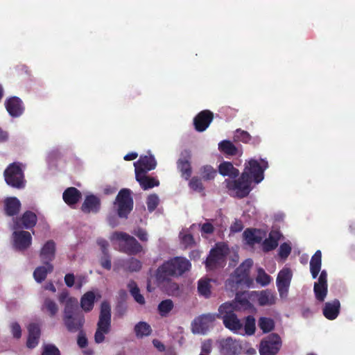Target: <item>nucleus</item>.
<instances>
[{"label":"nucleus","instance_id":"nucleus-51","mask_svg":"<svg viewBox=\"0 0 355 355\" xmlns=\"http://www.w3.org/2000/svg\"><path fill=\"white\" fill-rule=\"evenodd\" d=\"M278 246V243L272 237L266 239L262 243V248L265 252L275 250Z\"/></svg>","mask_w":355,"mask_h":355},{"label":"nucleus","instance_id":"nucleus-35","mask_svg":"<svg viewBox=\"0 0 355 355\" xmlns=\"http://www.w3.org/2000/svg\"><path fill=\"white\" fill-rule=\"evenodd\" d=\"M95 295L92 291L85 293L80 299V306L85 312L91 311L94 305Z\"/></svg>","mask_w":355,"mask_h":355},{"label":"nucleus","instance_id":"nucleus-13","mask_svg":"<svg viewBox=\"0 0 355 355\" xmlns=\"http://www.w3.org/2000/svg\"><path fill=\"white\" fill-rule=\"evenodd\" d=\"M292 276V272L288 268H284L279 272L276 284L281 298L287 297Z\"/></svg>","mask_w":355,"mask_h":355},{"label":"nucleus","instance_id":"nucleus-43","mask_svg":"<svg viewBox=\"0 0 355 355\" xmlns=\"http://www.w3.org/2000/svg\"><path fill=\"white\" fill-rule=\"evenodd\" d=\"M198 291L200 295L205 298L211 296V285L209 279H200L198 284Z\"/></svg>","mask_w":355,"mask_h":355},{"label":"nucleus","instance_id":"nucleus-55","mask_svg":"<svg viewBox=\"0 0 355 355\" xmlns=\"http://www.w3.org/2000/svg\"><path fill=\"white\" fill-rule=\"evenodd\" d=\"M100 263L101 266L107 270H110L112 268V263H111V257L108 253L103 254V256L100 259Z\"/></svg>","mask_w":355,"mask_h":355},{"label":"nucleus","instance_id":"nucleus-46","mask_svg":"<svg viewBox=\"0 0 355 355\" xmlns=\"http://www.w3.org/2000/svg\"><path fill=\"white\" fill-rule=\"evenodd\" d=\"M243 327H244L245 332L247 335H253L256 330L255 318L254 316L248 315L245 317Z\"/></svg>","mask_w":355,"mask_h":355},{"label":"nucleus","instance_id":"nucleus-49","mask_svg":"<svg viewBox=\"0 0 355 355\" xmlns=\"http://www.w3.org/2000/svg\"><path fill=\"white\" fill-rule=\"evenodd\" d=\"M256 281L263 286L268 285L271 282V277L263 268H259Z\"/></svg>","mask_w":355,"mask_h":355},{"label":"nucleus","instance_id":"nucleus-1","mask_svg":"<svg viewBox=\"0 0 355 355\" xmlns=\"http://www.w3.org/2000/svg\"><path fill=\"white\" fill-rule=\"evenodd\" d=\"M191 263L184 257H175L163 262L154 273L156 284L159 286L168 283L173 277L182 276L191 269Z\"/></svg>","mask_w":355,"mask_h":355},{"label":"nucleus","instance_id":"nucleus-36","mask_svg":"<svg viewBox=\"0 0 355 355\" xmlns=\"http://www.w3.org/2000/svg\"><path fill=\"white\" fill-rule=\"evenodd\" d=\"M152 328L149 324L146 322H139L134 327V331L137 338L147 337L152 334Z\"/></svg>","mask_w":355,"mask_h":355},{"label":"nucleus","instance_id":"nucleus-9","mask_svg":"<svg viewBox=\"0 0 355 355\" xmlns=\"http://www.w3.org/2000/svg\"><path fill=\"white\" fill-rule=\"evenodd\" d=\"M114 205L116 207L119 217L127 218L134 205L130 189H121L116 197Z\"/></svg>","mask_w":355,"mask_h":355},{"label":"nucleus","instance_id":"nucleus-24","mask_svg":"<svg viewBox=\"0 0 355 355\" xmlns=\"http://www.w3.org/2000/svg\"><path fill=\"white\" fill-rule=\"evenodd\" d=\"M340 309V301L337 299H335L334 300L331 302H327L324 304L322 313L327 319L333 320H335L339 315Z\"/></svg>","mask_w":355,"mask_h":355},{"label":"nucleus","instance_id":"nucleus-8","mask_svg":"<svg viewBox=\"0 0 355 355\" xmlns=\"http://www.w3.org/2000/svg\"><path fill=\"white\" fill-rule=\"evenodd\" d=\"M3 175L8 185L18 189L24 188L26 180L20 163L10 164L5 169Z\"/></svg>","mask_w":355,"mask_h":355},{"label":"nucleus","instance_id":"nucleus-57","mask_svg":"<svg viewBox=\"0 0 355 355\" xmlns=\"http://www.w3.org/2000/svg\"><path fill=\"white\" fill-rule=\"evenodd\" d=\"M291 252V247L289 244L286 243H282L279 250V255L283 258L286 259L288 257Z\"/></svg>","mask_w":355,"mask_h":355},{"label":"nucleus","instance_id":"nucleus-11","mask_svg":"<svg viewBox=\"0 0 355 355\" xmlns=\"http://www.w3.org/2000/svg\"><path fill=\"white\" fill-rule=\"evenodd\" d=\"M252 182L250 175L246 173H242L239 179L228 181L227 187L230 190H235L236 196L239 198H243L248 196L250 193Z\"/></svg>","mask_w":355,"mask_h":355},{"label":"nucleus","instance_id":"nucleus-2","mask_svg":"<svg viewBox=\"0 0 355 355\" xmlns=\"http://www.w3.org/2000/svg\"><path fill=\"white\" fill-rule=\"evenodd\" d=\"M63 322L70 333L83 330L85 319L83 312L79 310L77 299H69L64 305Z\"/></svg>","mask_w":355,"mask_h":355},{"label":"nucleus","instance_id":"nucleus-48","mask_svg":"<svg viewBox=\"0 0 355 355\" xmlns=\"http://www.w3.org/2000/svg\"><path fill=\"white\" fill-rule=\"evenodd\" d=\"M252 139L250 135L245 130L240 128L236 129L234 135V141H241L243 143H249Z\"/></svg>","mask_w":355,"mask_h":355},{"label":"nucleus","instance_id":"nucleus-26","mask_svg":"<svg viewBox=\"0 0 355 355\" xmlns=\"http://www.w3.org/2000/svg\"><path fill=\"white\" fill-rule=\"evenodd\" d=\"M28 338L26 341V346L28 348H35L39 343L41 335L40 326L36 323H31L28 326Z\"/></svg>","mask_w":355,"mask_h":355},{"label":"nucleus","instance_id":"nucleus-3","mask_svg":"<svg viewBox=\"0 0 355 355\" xmlns=\"http://www.w3.org/2000/svg\"><path fill=\"white\" fill-rule=\"evenodd\" d=\"M252 266V259H246L227 279L225 286L232 291L251 287L253 285V279L250 277Z\"/></svg>","mask_w":355,"mask_h":355},{"label":"nucleus","instance_id":"nucleus-7","mask_svg":"<svg viewBox=\"0 0 355 355\" xmlns=\"http://www.w3.org/2000/svg\"><path fill=\"white\" fill-rule=\"evenodd\" d=\"M111 239L119 242V251L128 255H136L143 251L142 245L137 239L123 232H115Z\"/></svg>","mask_w":355,"mask_h":355},{"label":"nucleus","instance_id":"nucleus-18","mask_svg":"<svg viewBox=\"0 0 355 355\" xmlns=\"http://www.w3.org/2000/svg\"><path fill=\"white\" fill-rule=\"evenodd\" d=\"M216 315L207 313L200 315L194 320L192 323L193 331L194 333L205 334L208 329L209 324L216 319Z\"/></svg>","mask_w":355,"mask_h":355},{"label":"nucleus","instance_id":"nucleus-15","mask_svg":"<svg viewBox=\"0 0 355 355\" xmlns=\"http://www.w3.org/2000/svg\"><path fill=\"white\" fill-rule=\"evenodd\" d=\"M4 105L6 111L12 118L19 117L23 114L25 110L22 100L15 96L6 99Z\"/></svg>","mask_w":355,"mask_h":355},{"label":"nucleus","instance_id":"nucleus-23","mask_svg":"<svg viewBox=\"0 0 355 355\" xmlns=\"http://www.w3.org/2000/svg\"><path fill=\"white\" fill-rule=\"evenodd\" d=\"M55 243L53 240L47 241L40 252V257L43 263H51L55 257Z\"/></svg>","mask_w":355,"mask_h":355},{"label":"nucleus","instance_id":"nucleus-53","mask_svg":"<svg viewBox=\"0 0 355 355\" xmlns=\"http://www.w3.org/2000/svg\"><path fill=\"white\" fill-rule=\"evenodd\" d=\"M181 242L185 248L193 247L196 244L194 238L192 234H187L181 237Z\"/></svg>","mask_w":355,"mask_h":355},{"label":"nucleus","instance_id":"nucleus-54","mask_svg":"<svg viewBox=\"0 0 355 355\" xmlns=\"http://www.w3.org/2000/svg\"><path fill=\"white\" fill-rule=\"evenodd\" d=\"M10 327L13 338L19 339L21 337V329L19 324L17 322H13L10 324Z\"/></svg>","mask_w":355,"mask_h":355},{"label":"nucleus","instance_id":"nucleus-14","mask_svg":"<svg viewBox=\"0 0 355 355\" xmlns=\"http://www.w3.org/2000/svg\"><path fill=\"white\" fill-rule=\"evenodd\" d=\"M12 237L13 248L17 251H25L32 245V236L29 232L14 231Z\"/></svg>","mask_w":355,"mask_h":355},{"label":"nucleus","instance_id":"nucleus-6","mask_svg":"<svg viewBox=\"0 0 355 355\" xmlns=\"http://www.w3.org/2000/svg\"><path fill=\"white\" fill-rule=\"evenodd\" d=\"M111 329V306L107 301L101 304V310L97 329L94 334V340L99 344L105 340V335L109 334Z\"/></svg>","mask_w":355,"mask_h":355},{"label":"nucleus","instance_id":"nucleus-31","mask_svg":"<svg viewBox=\"0 0 355 355\" xmlns=\"http://www.w3.org/2000/svg\"><path fill=\"white\" fill-rule=\"evenodd\" d=\"M246 243L250 245L260 243L262 241L261 232L257 229H246L243 234Z\"/></svg>","mask_w":355,"mask_h":355},{"label":"nucleus","instance_id":"nucleus-39","mask_svg":"<svg viewBox=\"0 0 355 355\" xmlns=\"http://www.w3.org/2000/svg\"><path fill=\"white\" fill-rule=\"evenodd\" d=\"M128 288L131 295L137 303L141 305L145 304L144 297L140 293L139 288L134 280H130L128 284Z\"/></svg>","mask_w":355,"mask_h":355},{"label":"nucleus","instance_id":"nucleus-32","mask_svg":"<svg viewBox=\"0 0 355 355\" xmlns=\"http://www.w3.org/2000/svg\"><path fill=\"white\" fill-rule=\"evenodd\" d=\"M322 253L320 250H317L312 256L310 261V271L313 279H315L321 269Z\"/></svg>","mask_w":355,"mask_h":355},{"label":"nucleus","instance_id":"nucleus-33","mask_svg":"<svg viewBox=\"0 0 355 355\" xmlns=\"http://www.w3.org/2000/svg\"><path fill=\"white\" fill-rule=\"evenodd\" d=\"M121 266L125 271L135 272L140 271L142 268V263L135 257H130L123 260Z\"/></svg>","mask_w":355,"mask_h":355},{"label":"nucleus","instance_id":"nucleus-22","mask_svg":"<svg viewBox=\"0 0 355 355\" xmlns=\"http://www.w3.org/2000/svg\"><path fill=\"white\" fill-rule=\"evenodd\" d=\"M183 157L180 158L177 162V166L185 180H189L192 173L191 166L190 163L191 155L189 151L184 150L182 153Z\"/></svg>","mask_w":355,"mask_h":355},{"label":"nucleus","instance_id":"nucleus-34","mask_svg":"<svg viewBox=\"0 0 355 355\" xmlns=\"http://www.w3.org/2000/svg\"><path fill=\"white\" fill-rule=\"evenodd\" d=\"M218 172L223 176H228L232 178H236L239 175V171L230 162H223L218 166Z\"/></svg>","mask_w":355,"mask_h":355},{"label":"nucleus","instance_id":"nucleus-19","mask_svg":"<svg viewBox=\"0 0 355 355\" xmlns=\"http://www.w3.org/2000/svg\"><path fill=\"white\" fill-rule=\"evenodd\" d=\"M37 217L36 214L31 211H25L19 218H17L15 223V229H32L37 223Z\"/></svg>","mask_w":355,"mask_h":355},{"label":"nucleus","instance_id":"nucleus-16","mask_svg":"<svg viewBox=\"0 0 355 355\" xmlns=\"http://www.w3.org/2000/svg\"><path fill=\"white\" fill-rule=\"evenodd\" d=\"M214 119V114L209 110L200 112L193 119V125L196 131L203 132Z\"/></svg>","mask_w":355,"mask_h":355},{"label":"nucleus","instance_id":"nucleus-63","mask_svg":"<svg viewBox=\"0 0 355 355\" xmlns=\"http://www.w3.org/2000/svg\"><path fill=\"white\" fill-rule=\"evenodd\" d=\"M75 277L73 273H68L64 276V282L68 287H72L74 285Z\"/></svg>","mask_w":355,"mask_h":355},{"label":"nucleus","instance_id":"nucleus-61","mask_svg":"<svg viewBox=\"0 0 355 355\" xmlns=\"http://www.w3.org/2000/svg\"><path fill=\"white\" fill-rule=\"evenodd\" d=\"M201 232L205 234H212L214 232V227L210 223H205L201 226Z\"/></svg>","mask_w":355,"mask_h":355},{"label":"nucleus","instance_id":"nucleus-38","mask_svg":"<svg viewBox=\"0 0 355 355\" xmlns=\"http://www.w3.org/2000/svg\"><path fill=\"white\" fill-rule=\"evenodd\" d=\"M42 310L46 311L51 318H53L58 312V306L54 300L46 297L42 306Z\"/></svg>","mask_w":355,"mask_h":355},{"label":"nucleus","instance_id":"nucleus-44","mask_svg":"<svg viewBox=\"0 0 355 355\" xmlns=\"http://www.w3.org/2000/svg\"><path fill=\"white\" fill-rule=\"evenodd\" d=\"M202 180V178L197 176L192 177L189 182V187L193 191L200 193L202 196H205V187Z\"/></svg>","mask_w":355,"mask_h":355},{"label":"nucleus","instance_id":"nucleus-45","mask_svg":"<svg viewBox=\"0 0 355 355\" xmlns=\"http://www.w3.org/2000/svg\"><path fill=\"white\" fill-rule=\"evenodd\" d=\"M200 174L202 180L209 181L215 178L217 171L211 166L205 165L200 168Z\"/></svg>","mask_w":355,"mask_h":355},{"label":"nucleus","instance_id":"nucleus-40","mask_svg":"<svg viewBox=\"0 0 355 355\" xmlns=\"http://www.w3.org/2000/svg\"><path fill=\"white\" fill-rule=\"evenodd\" d=\"M218 149L220 152L228 155H236L238 148L229 140H223L218 144Z\"/></svg>","mask_w":355,"mask_h":355},{"label":"nucleus","instance_id":"nucleus-29","mask_svg":"<svg viewBox=\"0 0 355 355\" xmlns=\"http://www.w3.org/2000/svg\"><path fill=\"white\" fill-rule=\"evenodd\" d=\"M81 192L75 187L67 188L62 194L65 203L69 206L76 205L81 199Z\"/></svg>","mask_w":355,"mask_h":355},{"label":"nucleus","instance_id":"nucleus-42","mask_svg":"<svg viewBox=\"0 0 355 355\" xmlns=\"http://www.w3.org/2000/svg\"><path fill=\"white\" fill-rule=\"evenodd\" d=\"M231 304H236V311L239 309L249 310L252 308V304L246 298L245 294L239 295L236 294V302H230Z\"/></svg>","mask_w":355,"mask_h":355},{"label":"nucleus","instance_id":"nucleus-41","mask_svg":"<svg viewBox=\"0 0 355 355\" xmlns=\"http://www.w3.org/2000/svg\"><path fill=\"white\" fill-rule=\"evenodd\" d=\"M258 326L263 333H269L275 329V321L267 317H261L258 320Z\"/></svg>","mask_w":355,"mask_h":355},{"label":"nucleus","instance_id":"nucleus-25","mask_svg":"<svg viewBox=\"0 0 355 355\" xmlns=\"http://www.w3.org/2000/svg\"><path fill=\"white\" fill-rule=\"evenodd\" d=\"M101 208V200L94 195L87 196L81 206V210L85 214L97 213Z\"/></svg>","mask_w":355,"mask_h":355},{"label":"nucleus","instance_id":"nucleus-58","mask_svg":"<svg viewBox=\"0 0 355 355\" xmlns=\"http://www.w3.org/2000/svg\"><path fill=\"white\" fill-rule=\"evenodd\" d=\"M78 333L77 343L80 348H85L88 345V340L83 330Z\"/></svg>","mask_w":355,"mask_h":355},{"label":"nucleus","instance_id":"nucleus-17","mask_svg":"<svg viewBox=\"0 0 355 355\" xmlns=\"http://www.w3.org/2000/svg\"><path fill=\"white\" fill-rule=\"evenodd\" d=\"M327 272L323 270L318 277V282H315L313 291L315 298L319 302H324L327 294Z\"/></svg>","mask_w":355,"mask_h":355},{"label":"nucleus","instance_id":"nucleus-52","mask_svg":"<svg viewBox=\"0 0 355 355\" xmlns=\"http://www.w3.org/2000/svg\"><path fill=\"white\" fill-rule=\"evenodd\" d=\"M41 355H61L59 349L53 344H47L44 346Z\"/></svg>","mask_w":355,"mask_h":355},{"label":"nucleus","instance_id":"nucleus-28","mask_svg":"<svg viewBox=\"0 0 355 355\" xmlns=\"http://www.w3.org/2000/svg\"><path fill=\"white\" fill-rule=\"evenodd\" d=\"M21 202L16 197H8L4 200V211L7 216L17 215L20 210Z\"/></svg>","mask_w":355,"mask_h":355},{"label":"nucleus","instance_id":"nucleus-5","mask_svg":"<svg viewBox=\"0 0 355 355\" xmlns=\"http://www.w3.org/2000/svg\"><path fill=\"white\" fill-rule=\"evenodd\" d=\"M229 253L230 248L226 243L223 242L216 243L205 260L206 269L211 271L223 268L226 264V257Z\"/></svg>","mask_w":355,"mask_h":355},{"label":"nucleus","instance_id":"nucleus-60","mask_svg":"<svg viewBox=\"0 0 355 355\" xmlns=\"http://www.w3.org/2000/svg\"><path fill=\"white\" fill-rule=\"evenodd\" d=\"M243 229V225L241 220H236L230 227V230L232 232H240Z\"/></svg>","mask_w":355,"mask_h":355},{"label":"nucleus","instance_id":"nucleus-10","mask_svg":"<svg viewBox=\"0 0 355 355\" xmlns=\"http://www.w3.org/2000/svg\"><path fill=\"white\" fill-rule=\"evenodd\" d=\"M282 347V340L279 334L272 333L262 338L259 346L260 355H277Z\"/></svg>","mask_w":355,"mask_h":355},{"label":"nucleus","instance_id":"nucleus-62","mask_svg":"<svg viewBox=\"0 0 355 355\" xmlns=\"http://www.w3.org/2000/svg\"><path fill=\"white\" fill-rule=\"evenodd\" d=\"M97 243L99 245L103 254L108 253V243L106 240L100 239H98Z\"/></svg>","mask_w":355,"mask_h":355},{"label":"nucleus","instance_id":"nucleus-4","mask_svg":"<svg viewBox=\"0 0 355 355\" xmlns=\"http://www.w3.org/2000/svg\"><path fill=\"white\" fill-rule=\"evenodd\" d=\"M236 304L225 302L218 308L216 317L223 320L224 326L234 333H237L243 329V323L237 317L235 311Z\"/></svg>","mask_w":355,"mask_h":355},{"label":"nucleus","instance_id":"nucleus-12","mask_svg":"<svg viewBox=\"0 0 355 355\" xmlns=\"http://www.w3.org/2000/svg\"><path fill=\"white\" fill-rule=\"evenodd\" d=\"M268 167V162L261 159V163L257 160L252 159L245 165L243 173H246L250 177V180L258 184L264 178V171Z\"/></svg>","mask_w":355,"mask_h":355},{"label":"nucleus","instance_id":"nucleus-21","mask_svg":"<svg viewBox=\"0 0 355 355\" xmlns=\"http://www.w3.org/2000/svg\"><path fill=\"white\" fill-rule=\"evenodd\" d=\"M157 162L153 155L141 156L139 160L134 163L135 173H147L148 171L155 168Z\"/></svg>","mask_w":355,"mask_h":355},{"label":"nucleus","instance_id":"nucleus-59","mask_svg":"<svg viewBox=\"0 0 355 355\" xmlns=\"http://www.w3.org/2000/svg\"><path fill=\"white\" fill-rule=\"evenodd\" d=\"M69 299H76V298L73 297H69V292L67 290L62 291L58 295V300H59L60 303H61V304L65 303V305L67 304V303Z\"/></svg>","mask_w":355,"mask_h":355},{"label":"nucleus","instance_id":"nucleus-56","mask_svg":"<svg viewBox=\"0 0 355 355\" xmlns=\"http://www.w3.org/2000/svg\"><path fill=\"white\" fill-rule=\"evenodd\" d=\"M133 234L135 235L141 241L147 242L148 240V235L146 230L138 227L135 230Z\"/></svg>","mask_w":355,"mask_h":355},{"label":"nucleus","instance_id":"nucleus-37","mask_svg":"<svg viewBox=\"0 0 355 355\" xmlns=\"http://www.w3.org/2000/svg\"><path fill=\"white\" fill-rule=\"evenodd\" d=\"M276 297L269 290L261 291L257 294V300L261 306L272 305L275 303Z\"/></svg>","mask_w":355,"mask_h":355},{"label":"nucleus","instance_id":"nucleus-47","mask_svg":"<svg viewBox=\"0 0 355 355\" xmlns=\"http://www.w3.org/2000/svg\"><path fill=\"white\" fill-rule=\"evenodd\" d=\"M173 308V302L171 300L162 301L158 305V311L162 316H166Z\"/></svg>","mask_w":355,"mask_h":355},{"label":"nucleus","instance_id":"nucleus-50","mask_svg":"<svg viewBox=\"0 0 355 355\" xmlns=\"http://www.w3.org/2000/svg\"><path fill=\"white\" fill-rule=\"evenodd\" d=\"M159 203V199L157 194L153 193L149 195L146 199V205L149 212L155 210Z\"/></svg>","mask_w":355,"mask_h":355},{"label":"nucleus","instance_id":"nucleus-30","mask_svg":"<svg viewBox=\"0 0 355 355\" xmlns=\"http://www.w3.org/2000/svg\"><path fill=\"white\" fill-rule=\"evenodd\" d=\"M44 266L37 267L33 272V277L38 283L45 280L49 273L53 272L54 267L51 263H43Z\"/></svg>","mask_w":355,"mask_h":355},{"label":"nucleus","instance_id":"nucleus-64","mask_svg":"<svg viewBox=\"0 0 355 355\" xmlns=\"http://www.w3.org/2000/svg\"><path fill=\"white\" fill-rule=\"evenodd\" d=\"M153 344L155 348L160 352H164L166 349L165 345L159 340L153 339Z\"/></svg>","mask_w":355,"mask_h":355},{"label":"nucleus","instance_id":"nucleus-27","mask_svg":"<svg viewBox=\"0 0 355 355\" xmlns=\"http://www.w3.org/2000/svg\"><path fill=\"white\" fill-rule=\"evenodd\" d=\"M135 178L144 190H148L159 185V181L157 179L148 176L146 173H135Z\"/></svg>","mask_w":355,"mask_h":355},{"label":"nucleus","instance_id":"nucleus-20","mask_svg":"<svg viewBox=\"0 0 355 355\" xmlns=\"http://www.w3.org/2000/svg\"><path fill=\"white\" fill-rule=\"evenodd\" d=\"M220 347V352L224 355H236L241 350V344L231 337L221 340Z\"/></svg>","mask_w":355,"mask_h":355}]
</instances>
